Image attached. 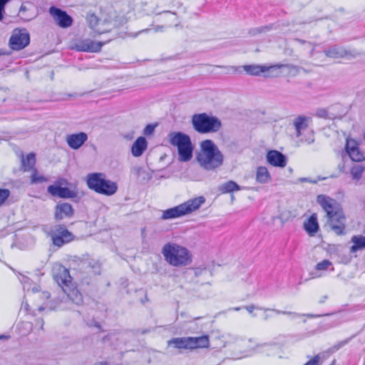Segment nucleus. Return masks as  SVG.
<instances>
[{"instance_id":"1","label":"nucleus","mask_w":365,"mask_h":365,"mask_svg":"<svg viewBox=\"0 0 365 365\" xmlns=\"http://www.w3.org/2000/svg\"><path fill=\"white\" fill-rule=\"evenodd\" d=\"M317 202L325 211L327 225L331 230L337 235H345L346 218L341 205L326 195H319Z\"/></svg>"},{"instance_id":"2","label":"nucleus","mask_w":365,"mask_h":365,"mask_svg":"<svg viewBox=\"0 0 365 365\" xmlns=\"http://www.w3.org/2000/svg\"><path fill=\"white\" fill-rule=\"evenodd\" d=\"M165 260L173 267H185L191 264L192 257L185 247L176 243L168 242L162 249Z\"/></svg>"},{"instance_id":"3","label":"nucleus","mask_w":365,"mask_h":365,"mask_svg":"<svg viewBox=\"0 0 365 365\" xmlns=\"http://www.w3.org/2000/svg\"><path fill=\"white\" fill-rule=\"evenodd\" d=\"M86 182L88 187L96 193L111 196L116 193L118 184L107 179L103 173H91L86 175Z\"/></svg>"},{"instance_id":"4","label":"nucleus","mask_w":365,"mask_h":365,"mask_svg":"<svg viewBox=\"0 0 365 365\" xmlns=\"http://www.w3.org/2000/svg\"><path fill=\"white\" fill-rule=\"evenodd\" d=\"M191 123L194 130L200 134L215 133L222 128L221 120L217 117L206 113L194 114Z\"/></svg>"},{"instance_id":"5","label":"nucleus","mask_w":365,"mask_h":365,"mask_svg":"<svg viewBox=\"0 0 365 365\" xmlns=\"http://www.w3.org/2000/svg\"><path fill=\"white\" fill-rule=\"evenodd\" d=\"M205 202V197L198 196L185 201L178 206L163 212V220H171L189 215L197 210Z\"/></svg>"},{"instance_id":"6","label":"nucleus","mask_w":365,"mask_h":365,"mask_svg":"<svg viewBox=\"0 0 365 365\" xmlns=\"http://www.w3.org/2000/svg\"><path fill=\"white\" fill-rule=\"evenodd\" d=\"M169 141L176 146L180 160H191L194 146L190 137L181 132H173L169 134Z\"/></svg>"},{"instance_id":"7","label":"nucleus","mask_w":365,"mask_h":365,"mask_svg":"<svg viewBox=\"0 0 365 365\" xmlns=\"http://www.w3.org/2000/svg\"><path fill=\"white\" fill-rule=\"evenodd\" d=\"M48 235L51 237L53 244L58 247L71 242L74 238L73 235L64 225H56L52 227Z\"/></svg>"},{"instance_id":"8","label":"nucleus","mask_w":365,"mask_h":365,"mask_svg":"<svg viewBox=\"0 0 365 365\" xmlns=\"http://www.w3.org/2000/svg\"><path fill=\"white\" fill-rule=\"evenodd\" d=\"M228 346L230 350L234 352L233 356L235 359H241L250 354L252 347L249 345L251 340L244 339L237 336H229V341H227Z\"/></svg>"},{"instance_id":"9","label":"nucleus","mask_w":365,"mask_h":365,"mask_svg":"<svg viewBox=\"0 0 365 365\" xmlns=\"http://www.w3.org/2000/svg\"><path fill=\"white\" fill-rule=\"evenodd\" d=\"M200 155L204 160H223L224 155L213 140L207 139L200 143Z\"/></svg>"},{"instance_id":"10","label":"nucleus","mask_w":365,"mask_h":365,"mask_svg":"<svg viewBox=\"0 0 365 365\" xmlns=\"http://www.w3.org/2000/svg\"><path fill=\"white\" fill-rule=\"evenodd\" d=\"M30 36L26 29H16L13 31L9 39V46L11 49L19 51L29 44Z\"/></svg>"},{"instance_id":"11","label":"nucleus","mask_w":365,"mask_h":365,"mask_svg":"<svg viewBox=\"0 0 365 365\" xmlns=\"http://www.w3.org/2000/svg\"><path fill=\"white\" fill-rule=\"evenodd\" d=\"M155 14L161 16V19L165 23V26L154 27L153 29L155 32L163 31L164 27L178 26L180 24V19L175 11L167 9L155 10Z\"/></svg>"},{"instance_id":"12","label":"nucleus","mask_w":365,"mask_h":365,"mask_svg":"<svg viewBox=\"0 0 365 365\" xmlns=\"http://www.w3.org/2000/svg\"><path fill=\"white\" fill-rule=\"evenodd\" d=\"M145 5H148V11L155 14V10H173V9H180L182 4L178 0H146Z\"/></svg>"},{"instance_id":"13","label":"nucleus","mask_w":365,"mask_h":365,"mask_svg":"<svg viewBox=\"0 0 365 365\" xmlns=\"http://www.w3.org/2000/svg\"><path fill=\"white\" fill-rule=\"evenodd\" d=\"M106 42L95 41L90 38L78 40L73 46L77 51L96 53L101 50Z\"/></svg>"},{"instance_id":"14","label":"nucleus","mask_w":365,"mask_h":365,"mask_svg":"<svg viewBox=\"0 0 365 365\" xmlns=\"http://www.w3.org/2000/svg\"><path fill=\"white\" fill-rule=\"evenodd\" d=\"M346 155L351 160H365L364 153L361 150L359 143L350 138H347L346 140L344 157Z\"/></svg>"},{"instance_id":"15","label":"nucleus","mask_w":365,"mask_h":365,"mask_svg":"<svg viewBox=\"0 0 365 365\" xmlns=\"http://www.w3.org/2000/svg\"><path fill=\"white\" fill-rule=\"evenodd\" d=\"M49 13L53 18L56 24L61 28H68L73 24V19L71 16L60 9L51 6L49 9Z\"/></svg>"},{"instance_id":"16","label":"nucleus","mask_w":365,"mask_h":365,"mask_svg":"<svg viewBox=\"0 0 365 365\" xmlns=\"http://www.w3.org/2000/svg\"><path fill=\"white\" fill-rule=\"evenodd\" d=\"M53 275L54 279L60 286L68 287V283H71V276L69 271L61 264L56 265L53 269Z\"/></svg>"},{"instance_id":"17","label":"nucleus","mask_w":365,"mask_h":365,"mask_svg":"<svg viewBox=\"0 0 365 365\" xmlns=\"http://www.w3.org/2000/svg\"><path fill=\"white\" fill-rule=\"evenodd\" d=\"M66 142L73 150L80 148L88 140V135L84 132L69 134L66 136Z\"/></svg>"},{"instance_id":"18","label":"nucleus","mask_w":365,"mask_h":365,"mask_svg":"<svg viewBox=\"0 0 365 365\" xmlns=\"http://www.w3.org/2000/svg\"><path fill=\"white\" fill-rule=\"evenodd\" d=\"M47 192L52 196L61 198H73L76 196V193L74 191L58 185H49L47 188Z\"/></svg>"},{"instance_id":"19","label":"nucleus","mask_w":365,"mask_h":365,"mask_svg":"<svg viewBox=\"0 0 365 365\" xmlns=\"http://www.w3.org/2000/svg\"><path fill=\"white\" fill-rule=\"evenodd\" d=\"M133 172L140 182H145L152 178L155 170L151 168L150 165L145 163V165L134 168Z\"/></svg>"},{"instance_id":"20","label":"nucleus","mask_w":365,"mask_h":365,"mask_svg":"<svg viewBox=\"0 0 365 365\" xmlns=\"http://www.w3.org/2000/svg\"><path fill=\"white\" fill-rule=\"evenodd\" d=\"M282 64H275L269 66H260V65H246L243 66L244 70L252 76H259L262 73H265L266 71H274L279 68H282Z\"/></svg>"},{"instance_id":"21","label":"nucleus","mask_w":365,"mask_h":365,"mask_svg":"<svg viewBox=\"0 0 365 365\" xmlns=\"http://www.w3.org/2000/svg\"><path fill=\"white\" fill-rule=\"evenodd\" d=\"M73 215V209L69 203H58L56 206L55 218L62 220L65 217H71Z\"/></svg>"},{"instance_id":"22","label":"nucleus","mask_w":365,"mask_h":365,"mask_svg":"<svg viewBox=\"0 0 365 365\" xmlns=\"http://www.w3.org/2000/svg\"><path fill=\"white\" fill-rule=\"evenodd\" d=\"M304 229L309 236L315 235L319 230L317 214H312L306 221H304Z\"/></svg>"},{"instance_id":"23","label":"nucleus","mask_w":365,"mask_h":365,"mask_svg":"<svg viewBox=\"0 0 365 365\" xmlns=\"http://www.w3.org/2000/svg\"><path fill=\"white\" fill-rule=\"evenodd\" d=\"M324 54L328 58H339L347 56L349 52L343 47L332 46L324 50Z\"/></svg>"},{"instance_id":"24","label":"nucleus","mask_w":365,"mask_h":365,"mask_svg":"<svg viewBox=\"0 0 365 365\" xmlns=\"http://www.w3.org/2000/svg\"><path fill=\"white\" fill-rule=\"evenodd\" d=\"M311 119L312 118L310 117L305 115H299L294 118L293 125L297 131V137H299L302 135V131L307 128Z\"/></svg>"},{"instance_id":"25","label":"nucleus","mask_w":365,"mask_h":365,"mask_svg":"<svg viewBox=\"0 0 365 365\" xmlns=\"http://www.w3.org/2000/svg\"><path fill=\"white\" fill-rule=\"evenodd\" d=\"M148 147V142L144 137H139L133 143L131 152L134 157H140Z\"/></svg>"},{"instance_id":"26","label":"nucleus","mask_w":365,"mask_h":365,"mask_svg":"<svg viewBox=\"0 0 365 365\" xmlns=\"http://www.w3.org/2000/svg\"><path fill=\"white\" fill-rule=\"evenodd\" d=\"M210 345V340L207 335L198 337L190 336V349L206 348Z\"/></svg>"},{"instance_id":"27","label":"nucleus","mask_w":365,"mask_h":365,"mask_svg":"<svg viewBox=\"0 0 365 365\" xmlns=\"http://www.w3.org/2000/svg\"><path fill=\"white\" fill-rule=\"evenodd\" d=\"M327 270L334 271V268L331 261L324 259L316 264L315 272L313 273L314 277H320L323 276L322 272H325Z\"/></svg>"},{"instance_id":"28","label":"nucleus","mask_w":365,"mask_h":365,"mask_svg":"<svg viewBox=\"0 0 365 365\" xmlns=\"http://www.w3.org/2000/svg\"><path fill=\"white\" fill-rule=\"evenodd\" d=\"M168 344L176 349H190V336L173 338Z\"/></svg>"},{"instance_id":"29","label":"nucleus","mask_w":365,"mask_h":365,"mask_svg":"<svg viewBox=\"0 0 365 365\" xmlns=\"http://www.w3.org/2000/svg\"><path fill=\"white\" fill-rule=\"evenodd\" d=\"M50 297L51 294H49V292L46 291L42 292L38 294L39 303L36 304V306L39 312H41L46 309H53L52 306L49 304L50 302L48 301V299L50 298Z\"/></svg>"},{"instance_id":"30","label":"nucleus","mask_w":365,"mask_h":365,"mask_svg":"<svg viewBox=\"0 0 365 365\" xmlns=\"http://www.w3.org/2000/svg\"><path fill=\"white\" fill-rule=\"evenodd\" d=\"M271 175L265 167H258L256 172V181L261 184H266L271 181Z\"/></svg>"},{"instance_id":"31","label":"nucleus","mask_w":365,"mask_h":365,"mask_svg":"<svg viewBox=\"0 0 365 365\" xmlns=\"http://www.w3.org/2000/svg\"><path fill=\"white\" fill-rule=\"evenodd\" d=\"M66 293L68 298L74 304L80 305L83 303V296L76 289H70L68 291L63 289Z\"/></svg>"},{"instance_id":"32","label":"nucleus","mask_w":365,"mask_h":365,"mask_svg":"<svg viewBox=\"0 0 365 365\" xmlns=\"http://www.w3.org/2000/svg\"><path fill=\"white\" fill-rule=\"evenodd\" d=\"M87 20H88L89 26L99 34H103L110 30V29H101V28L98 27V26H99L98 19L94 14L89 15L87 18Z\"/></svg>"},{"instance_id":"33","label":"nucleus","mask_w":365,"mask_h":365,"mask_svg":"<svg viewBox=\"0 0 365 365\" xmlns=\"http://www.w3.org/2000/svg\"><path fill=\"white\" fill-rule=\"evenodd\" d=\"M241 190L240 185L232 180H229L219 187V190L222 193H228Z\"/></svg>"},{"instance_id":"34","label":"nucleus","mask_w":365,"mask_h":365,"mask_svg":"<svg viewBox=\"0 0 365 365\" xmlns=\"http://www.w3.org/2000/svg\"><path fill=\"white\" fill-rule=\"evenodd\" d=\"M351 242L354 243L351 247V251L352 252H355L359 250L365 248V236H353Z\"/></svg>"},{"instance_id":"35","label":"nucleus","mask_w":365,"mask_h":365,"mask_svg":"<svg viewBox=\"0 0 365 365\" xmlns=\"http://www.w3.org/2000/svg\"><path fill=\"white\" fill-rule=\"evenodd\" d=\"M197 163L200 168L210 171L221 166L222 161H197Z\"/></svg>"},{"instance_id":"36","label":"nucleus","mask_w":365,"mask_h":365,"mask_svg":"<svg viewBox=\"0 0 365 365\" xmlns=\"http://www.w3.org/2000/svg\"><path fill=\"white\" fill-rule=\"evenodd\" d=\"M365 170V167L361 164H355L351 168V175L354 180H359Z\"/></svg>"},{"instance_id":"37","label":"nucleus","mask_w":365,"mask_h":365,"mask_svg":"<svg viewBox=\"0 0 365 365\" xmlns=\"http://www.w3.org/2000/svg\"><path fill=\"white\" fill-rule=\"evenodd\" d=\"M84 264H86L87 267H90L93 272L96 274H99L101 272V266L100 263L98 260L91 259L84 262Z\"/></svg>"},{"instance_id":"38","label":"nucleus","mask_w":365,"mask_h":365,"mask_svg":"<svg viewBox=\"0 0 365 365\" xmlns=\"http://www.w3.org/2000/svg\"><path fill=\"white\" fill-rule=\"evenodd\" d=\"M315 115L318 118L324 119H334L336 117L334 114L331 113L325 108H318L315 112Z\"/></svg>"},{"instance_id":"39","label":"nucleus","mask_w":365,"mask_h":365,"mask_svg":"<svg viewBox=\"0 0 365 365\" xmlns=\"http://www.w3.org/2000/svg\"><path fill=\"white\" fill-rule=\"evenodd\" d=\"M266 160H286V157L279 151L272 150L267 152Z\"/></svg>"},{"instance_id":"40","label":"nucleus","mask_w":365,"mask_h":365,"mask_svg":"<svg viewBox=\"0 0 365 365\" xmlns=\"http://www.w3.org/2000/svg\"><path fill=\"white\" fill-rule=\"evenodd\" d=\"M47 180L43 175H38L37 170L34 169L31 176V181L32 184L46 182Z\"/></svg>"},{"instance_id":"41","label":"nucleus","mask_w":365,"mask_h":365,"mask_svg":"<svg viewBox=\"0 0 365 365\" xmlns=\"http://www.w3.org/2000/svg\"><path fill=\"white\" fill-rule=\"evenodd\" d=\"M274 312L276 314H284L289 316L292 319H295L298 317H302V314H298L297 312H287V311H281V310H274Z\"/></svg>"},{"instance_id":"42","label":"nucleus","mask_w":365,"mask_h":365,"mask_svg":"<svg viewBox=\"0 0 365 365\" xmlns=\"http://www.w3.org/2000/svg\"><path fill=\"white\" fill-rule=\"evenodd\" d=\"M9 195L10 191L8 189H0V207L4 205Z\"/></svg>"},{"instance_id":"43","label":"nucleus","mask_w":365,"mask_h":365,"mask_svg":"<svg viewBox=\"0 0 365 365\" xmlns=\"http://www.w3.org/2000/svg\"><path fill=\"white\" fill-rule=\"evenodd\" d=\"M280 344L279 343H264L263 344H259L257 346V349L258 351L264 352L268 348L272 346H279Z\"/></svg>"},{"instance_id":"44","label":"nucleus","mask_w":365,"mask_h":365,"mask_svg":"<svg viewBox=\"0 0 365 365\" xmlns=\"http://www.w3.org/2000/svg\"><path fill=\"white\" fill-rule=\"evenodd\" d=\"M283 68H287V71L289 74H292L293 76L297 75L299 73V68L294 65H288V64H282Z\"/></svg>"},{"instance_id":"45","label":"nucleus","mask_w":365,"mask_h":365,"mask_svg":"<svg viewBox=\"0 0 365 365\" xmlns=\"http://www.w3.org/2000/svg\"><path fill=\"white\" fill-rule=\"evenodd\" d=\"M260 310L264 311V317L263 319L264 321L268 320L269 318L272 317V315L270 314L271 312H274V310H277L276 309H269V308H260Z\"/></svg>"},{"instance_id":"46","label":"nucleus","mask_w":365,"mask_h":365,"mask_svg":"<svg viewBox=\"0 0 365 365\" xmlns=\"http://www.w3.org/2000/svg\"><path fill=\"white\" fill-rule=\"evenodd\" d=\"M228 341H229V339L227 341H225V340L222 339L221 337L216 339L215 340V341H216L215 348L221 349V348L225 347L226 346H228V343H227Z\"/></svg>"},{"instance_id":"47","label":"nucleus","mask_w":365,"mask_h":365,"mask_svg":"<svg viewBox=\"0 0 365 365\" xmlns=\"http://www.w3.org/2000/svg\"><path fill=\"white\" fill-rule=\"evenodd\" d=\"M155 128V125L148 124L143 129V134L147 136L150 135L154 133Z\"/></svg>"},{"instance_id":"48","label":"nucleus","mask_w":365,"mask_h":365,"mask_svg":"<svg viewBox=\"0 0 365 365\" xmlns=\"http://www.w3.org/2000/svg\"><path fill=\"white\" fill-rule=\"evenodd\" d=\"M10 145L11 146L13 150L16 153V158H20V160H25L24 153L21 149H19L16 145L14 144H10Z\"/></svg>"},{"instance_id":"49","label":"nucleus","mask_w":365,"mask_h":365,"mask_svg":"<svg viewBox=\"0 0 365 365\" xmlns=\"http://www.w3.org/2000/svg\"><path fill=\"white\" fill-rule=\"evenodd\" d=\"M282 68H279L277 70L274 71H266L267 72V74L265 75V77H271V78H276L281 75L280 69Z\"/></svg>"},{"instance_id":"50","label":"nucleus","mask_w":365,"mask_h":365,"mask_svg":"<svg viewBox=\"0 0 365 365\" xmlns=\"http://www.w3.org/2000/svg\"><path fill=\"white\" fill-rule=\"evenodd\" d=\"M22 165L21 168L24 170V171H27L29 169L32 168L34 166L35 161H21Z\"/></svg>"},{"instance_id":"51","label":"nucleus","mask_w":365,"mask_h":365,"mask_svg":"<svg viewBox=\"0 0 365 365\" xmlns=\"http://www.w3.org/2000/svg\"><path fill=\"white\" fill-rule=\"evenodd\" d=\"M327 178V177H324V178L318 177L317 179L312 180L311 178H301L300 181L301 182H309L315 184V183H317L319 181L326 180Z\"/></svg>"},{"instance_id":"52","label":"nucleus","mask_w":365,"mask_h":365,"mask_svg":"<svg viewBox=\"0 0 365 365\" xmlns=\"http://www.w3.org/2000/svg\"><path fill=\"white\" fill-rule=\"evenodd\" d=\"M274 167L284 168L287 165V161H268Z\"/></svg>"},{"instance_id":"53","label":"nucleus","mask_w":365,"mask_h":365,"mask_svg":"<svg viewBox=\"0 0 365 365\" xmlns=\"http://www.w3.org/2000/svg\"><path fill=\"white\" fill-rule=\"evenodd\" d=\"M247 311L250 313V314H252L253 317H256V314H253V311L255 309H259L260 310V308L261 307H255L254 304H251V305H249V306H247L245 307Z\"/></svg>"},{"instance_id":"54","label":"nucleus","mask_w":365,"mask_h":365,"mask_svg":"<svg viewBox=\"0 0 365 365\" xmlns=\"http://www.w3.org/2000/svg\"><path fill=\"white\" fill-rule=\"evenodd\" d=\"M26 11V7L24 6H21L20 8V10H19V15H20L21 18H22L25 21H29V20L31 19L32 17L31 16V17H24V14Z\"/></svg>"},{"instance_id":"55","label":"nucleus","mask_w":365,"mask_h":365,"mask_svg":"<svg viewBox=\"0 0 365 365\" xmlns=\"http://www.w3.org/2000/svg\"><path fill=\"white\" fill-rule=\"evenodd\" d=\"M205 272H206V269L205 267H197L194 269V273L196 277L202 274Z\"/></svg>"},{"instance_id":"56","label":"nucleus","mask_w":365,"mask_h":365,"mask_svg":"<svg viewBox=\"0 0 365 365\" xmlns=\"http://www.w3.org/2000/svg\"><path fill=\"white\" fill-rule=\"evenodd\" d=\"M36 158V153H30L26 155V160H35Z\"/></svg>"},{"instance_id":"57","label":"nucleus","mask_w":365,"mask_h":365,"mask_svg":"<svg viewBox=\"0 0 365 365\" xmlns=\"http://www.w3.org/2000/svg\"><path fill=\"white\" fill-rule=\"evenodd\" d=\"M302 316H306V317H309V318H317V317H320L322 315H321V314H302Z\"/></svg>"},{"instance_id":"58","label":"nucleus","mask_w":365,"mask_h":365,"mask_svg":"<svg viewBox=\"0 0 365 365\" xmlns=\"http://www.w3.org/2000/svg\"><path fill=\"white\" fill-rule=\"evenodd\" d=\"M36 323H37V324L40 325V329L43 330V325H44V322H43V319H38L36 320Z\"/></svg>"},{"instance_id":"59","label":"nucleus","mask_w":365,"mask_h":365,"mask_svg":"<svg viewBox=\"0 0 365 365\" xmlns=\"http://www.w3.org/2000/svg\"><path fill=\"white\" fill-rule=\"evenodd\" d=\"M11 137L8 135L7 134H4L0 135V141L1 140H9Z\"/></svg>"},{"instance_id":"60","label":"nucleus","mask_w":365,"mask_h":365,"mask_svg":"<svg viewBox=\"0 0 365 365\" xmlns=\"http://www.w3.org/2000/svg\"><path fill=\"white\" fill-rule=\"evenodd\" d=\"M305 142H307L308 144H310L314 142V138H313V133H310V137L308 140H305Z\"/></svg>"},{"instance_id":"61","label":"nucleus","mask_w":365,"mask_h":365,"mask_svg":"<svg viewBox=\"0 0 365 365\" xmlns=\"http://www.w3.org/2000/svg\"><path fill=\"white\" fill-rule=\"evenodd\" d=\"M93 365H107V363L103 362V361H100V362H96V363H95Z\"/></svg>"},{"instance_id":"62","label":"nucleus","mask_w":365,"mask_h":365,"mask_svg":"<svg viewBox=\"0 0 365 365\" xmlns=\"http://www.w3.org/2000/svg\"><path fill=\"white\" fill-rule=\"evenodd\" d=\"M327 299V296L322 297V298L319 301V303H324Z\"/></svg>"},{"instance_id":"63","label":"nucleus","mask_w":365,"mask_h":365,"mask_svg":"<svg viewBox=\"0 0 365 365\" xmlns=\"http://www.w3.org/2000/svg\"><path fill=\"white\" fill-rule=\"evenodd\" d=\"M94 326L99 329H101V324L98 322H95Z\"/></svg>"},{"instance_id":"64","label":"nucleus","mask_w":365,"mask_h":365,"mask_svg":"<svg viewBox=\"0 0 365 365\" xmlns=\"http://www.w3.org/2000/svg\"><path fill=\"white\" fill-rule=\"evenodd\" d=\"M9 336H5V335H0V339H8Z\"/></svg>"}]
</instances>
